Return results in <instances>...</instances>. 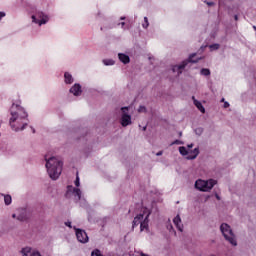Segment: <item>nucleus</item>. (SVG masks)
<instances>
[{
  "label": "nucleus",
  "mask_w": 256,
  "mask_h": 256,
  "mask_svg": "<svg viewBox=\"0 0 256 256\" xmlns=\"http://www.w3.org/2000/svg\"><path fill=\"white\" fill-rule=\"evenodd\" d=\"M27 117V112L23 107L13 104L11 107V118L9 121L10 126L14 131H23V129L28 125V123L25 122Z\"/></svg>",
  "instance_id": "f257e3e1"
},
{
  "label": "nucleus",
  "mask_w": 256,
  "mask_h": 256,
  "mask_svg": "<svg viewBox=\"0 0 256 256\" xmlns=\"http://www.w3.org/2000/svg\"><path fill=\"white\" fill-rule=\"evenodd\" d=\"M45 161L49 177L57 181L63 171V162L55 157L47 158V156H45Z\"/></svg>",
  "instance_id": "f03ea898"
},
{
  "label": "nucleus",
  "mask_w": 256,
  "mask_h": 256,
  "mask_svg": "<svg viewBox=\"0 0 256 256\" xmlns=\"http://www.w3.org/2000/svg\"><path fill=\"white\" fill-rule=\"evenodd\" d=\"M149 215H151V211L147 208H144L143 214H139L134 218L132 222L133 229H135L137 225H140V231L149 229Z\"/></svg>",
  "instance_id": "7ed1b4c3"
},
{
  "label": "nucleus",
  "mask_w": 256,
  "mask_h": 256,
  "mask_svg": "<svg viewBox=\"0 0 256 256\" xmlns=\"http://www.w3.org/2000/svg\"><path fill=\"white\" fill-rule=\"evenodd\" d=\"M215 185H217V180H213V179H209V180L198 179L195 182V188L198 191H202L204 193L211 191V189H213Z\"/></svg>",
  "instance_id": "20e7f679"
},
{
  "label": "nucleus",
  "mask_w": 256,
  "mask_h": 256,
  "mask_svg": "<svg viewBox=\"0 0 256 256\" xmlns=\"http://www.w3.org/2000/svg\"><path fill=\"white\" fill-rule=\"evenodd\" d=\"M220 230L224 236V239H226V241H229L231 245H234V247L237 246V240H235V234H233V230H231V226L223 223L220 226Z\"/></svg>",
  "instance_id": "39448f33"
},
{
  "label": "nucleus",
  "mask_w": 256,
  "mask_h": 256,
  "mask_svg": "<svg viewBox=\"0 0 256 256\" xmlns=\"http://www.w3.org/2000/svg\"><path fill=\"white\" fill-rule=\"evenodd\" d=\"M197 54H191L187 60H184L180 65L173 66L172 71L175 73L177 72L178 75H181L183 73V69L189 65V63H198L199 59L196 60L193 59Z\"/></svg>",
  "instance_id": "423d86ee"
},
{
  "label": "nucleus",
  "mask_w": 256,
  "mask_h": 256,
  "mask_svg": "<svg viewBox=\"0 0 256 256\" xmlns=\"http://www.w3.org/2000/svg\"><path fill=\"white\" fill-rule=\"evenodd\" d=\"M32 21L33 23H38V25H45V23L49 21V16L45 15L43 12H37L36 16H32Z\"/></svg>",
  "instance_id": "0eeeda50"
},
{
  "label": "nucleus",
  "mask_w": 256,
  "mask_h": 256,
  "mask_svg": "<svg viewBox=\"0 0 256 256\" xmlns=\"http://www.w3.org/2000/svg\"><path fill=\"white\" fill-rule=\"evenodd\" d=\"M122 118H121V125L122 127H127L128 125H131V115L127 114L129 111V107H122Z\"/></svg>",
  "instance_id": "6e6552de"
},
{
  "label": "nucleus",
  "mask_w": 256,
  "mask_h": 256,
  "mask_svg": "<svg viewBox=\"0 0 256 256\" xmlns=\"http://www.w3.org/2000/svg\"><path fill=\"white\" fill-rule=\"evenodd\" d=\"M76 237L79 243H87L89 241V236H87V232H85V230L77 229Z\"/></svg>",
  "instance_id": "1a4fd4ad"
},
{
  "label": "nucleus",
  "mask_w": 256,
  "mask_h": 256,
  "mask_svg": "<svg viewBox=\"0 0 256 256\" xmlns=\"http://www.w3.org/2000/svg\"><path fill=\"white\" fill-rule=\"evenodd\" d=\"M23 256H41L38 251L31 252V247H26L21 250Z\"/></svg>",
  "instance_id": "9d476101"
},
{
  "label": "nucleus",
  "mask_w": 256,
  "mask_h": 256,
  "mask_svg": "<svg viewBox=\"0 0 256 256\" xmlns=\"http://www.w3.org/2000/svg\"><path fill=\"white\" fill-rule=\"evenodd\" d=\"M173 223H174L175 227L178 229V231L183 232V223L181 222V216L177 215L173 219Z\"/></svg>",
  "instance_id": "9b49d317"
},
{
  "label": "nucleus",
  "mask_w": 256,
  "mask_h": 256,
  "mask_svg": "<svg viewBox=\"0 0 256 256\" xmlns=\"http://www.w3.org/2000/svg\"><path fill=\"white\" fill-rule=\"evenodd\" d=\"M70 93H73V95H75L76 97H78V95H81V85L75 84L74 86H72L70 88Z\"/></svg>",
  "instance_id": "f8f14e48"
},
{
  "label": "nucleus",
  "mask_w": 256,
  "mask_h": 256,
  "mask_svg": "<svg viewBox=\"0 0 256 256\" xmlns=\"http://www.w3.org/2000/svg\"><path fill=\"white\" fill-rule=\"evenodd\" d=\"M118 59H119V61H121V63H124V65H127V63H130V61H131L129 56L124 53H119Z\"/></svg>",
  "instance_id": "ddd939ff"
},
{
  "label": "nucleus",
  "mask_w": 256,
  "mask_h": 256,
  "mask_svg": "<svg viewBox=\"0 0 256 256\" xmlns=\"http://www.w3.org/2000/svg\"><path fill=\"white\" fill-rule=\"evenodd\" d=\"M192 99L194 101L195 107H197V109L202 113H205V107H203V104H201L199 100L195 99V96H193Z\"/></svg>",
  "instance_id": "4468645a"
},
{
  "label": "nucleus",
  "mask_w": 256,
  "mask_h": 256,
  "mask_svg": "<svg viewBox=\"0 0 256 256\" xmlns=\"http://www.w3.org/2000/svg\"><path fill=\"white\" fill-rule=\"evenodd\" d=\"M199 155V148H195L193 151L189 152L187 159H197Z\"/></svg>",
  "instance_id": "2eb2a0df"
},
{
  "label": "nucleus",
  "mask_w": 256,
  "mask_h": 256,
  "mask_svg": "<svg viewBox=\"0 0 256 256\" xmlns=\"http://www.w3.org/2000/svg\"><path fill=\"white\" fill-rule=\"evenodd\" d=\"M64 79H65V83H67L68 85H71V83H73V76L69 74V72H66L64 74Z\"/></svg>",
  "instance_id": "dca6fc26"
},
{
  "label": "nucleus",
  "mask_w": 256,
  "mask_h": 256,
  "mask_svg": "<svg viewBox=\"0 0 256 256\" xmlns=\"http://www.w3.org/2000/svg\"><path fill=\"white\" fill-rule=\"evenodd\" d=\"M200 74L203 75L204 77H209V75H211V70L207 68H202L200 71Z\"/></svg>",
  "instance_id": "f3484780"
},
{
  "label": "nucleus",
  "mask_w": 256,
  "mask_h": 256,
  "mask_svg": "<svg viewBox=\"0 0 256 256\" xmlns=\"http://www.w3.org/2000/svg\"><path fill=\"white\" fill-rule=\"evenodd\" d=\"M13 199L11 198V195H4V202L5 205H11Z\"/></svg>",
  "instance_id": "a211bd4d"
},
{
  "label": "nucleus",
  "mask_w": 256,
  "mask_h": 256,
  "mask_svg": "<svg viewBox=\"0 0 256 256\" xmlns=\"http://www.w3.org/2000/svg\"><path fill=\"white\" fill-rule=\"evenodd\" d=\"M179 153L180 155H189V152L187 151V148H185V146H180L179 147Z\"/></svg>",
  "instance_id": "6ab92c4d"
},
{
  "label": "nucleus",
  "mask_w": 256,
  "mask_h": 256,
  "mask_svg": "<svg viewBox=\"0 0 256 256\" xmlns=\"http://www.w3.org/2000/svg\"><path fill=\"white\" fill-rule=\"evenodd\" d=\"M142 27L144 29H147V27H149V18L144 17V23L142 24Z\"/></svg>",
  "instance_id": "aec40b11"
},
{
  "label": "nucleus",
  "mask_w": 256,
  "mask_h": 256,
  "mask_svg": "<svg viewBox=\"0 0 256 256\" xmlns=\"http://www.w3.org/2000/svg\"><path fill=\"white\" fill-rule=\"evenodd\" d=\"M75 196L78 197V199H81V189L74 188Z\"/></svg>",
  "instance_id": "412c9836"
},
{
  "label": "nucleus",
  "mask_w": 256,
  "mask_h": 256,
  "mask_svg": "<svg viewBox=\"0 0 256 256\" xmlns=\"http://www.w3.org/2000/svg\"><path fill=\"white\" fill-rule=\"evenodd\" d=\"M104 65H115V61L108 59V60H103Z\"/></svg>",
  "instance_id": "4be33fe9"
},
{
  "label": "nucleus",
  "mask_w": 256,
  "mask_h": 256,
  "mask_svg": "<svg viewBox=\"0 0 256 256\" xmlns=\"http://www.w3.org/2000/svg\"><path fill=\"white\" fill-rule=\"evenodd\" d=\"M91 256H103V254H101V251L96 249L91 253Z\"/></svg>",
  "instance_id": "5701e85b"
},
{
  "label": "nucleus",
  "mask_w": 256,
  "mask_h": 256,
  "mask_svg": "<svg viewBox=\"0 0 256 256\" xmlns=\"http://www.w3.org/2000/svg\"><path fill=\"white\" fill-rule=\"evenodd\" d=\"M173 145H183V142L181 140H175L173 141L170 146H173Z\"/></svg>",
  "instance_id": "b1692460"
},
{
  "label": "nucleus",
  "mask_w": 256,
  "mask_h": 256,
  "mask_svg": "<svg viewBox=\"0 0 256 256\" xmlns=\"http://www.w3.org/2000/svg\"><path fill=\"white\" fill-rule=\"evenodd\" d=\"M145 111H147V108H145V106H140L139 109H138L139 113H143Z\"/></svg>",
  "instance_id": "393cba45"
},
{
  "label": "nucleus",
  "mask_w": 256,
  "mask_h": 256,
  "mask_svg": "<svg viewBox=\"0 0 256 256\" xmlns=\"http://www.w3.org/2000/svg\"><path fill=\"white\" fill-rule=\"evenodd\" d=\"M75 185H76V187H79L81 185L80 180H79V175L76 176Z\"/></svg>",
  "instance_id": "a878e982"
},
{
  "label": "nucleus",
  "mask_w": 256,
  "mask_h": 256,
  "mask_svg": "<svg viewBox=\"0 0 256 256\" xmlns=\"http://www.w3.org/2000/svg\"><path fill=\"white\" fill-rule=\"evenodd\" d=\"M210 49H214V50L219 49V44H212V45H210Z\"/></svg>",
  "instance_id": "bb28decb"
},
{
  "label": "nucleus",
  "mask_w": 256,
  "mask_h": 256,
  "mask_svg": "<svg viewBox=\"0 0 256 256\" xmlns=\"http://www.w3.org/2000/svg\"><path fill=\"white\" fill-rule=\"evenodd\" d=\"M206 4L208 5V7H213V5H215V2H206Z\"/></svg>",
  "instance_id": "cd10ccee"
},
{
  "label": "nucleus",
  "mask_w": 256,
  "mask_h": 256,
  "mask_svg": "<svg viewBox=\"0 0 256 256\" xmlns=\"http://www.w3.org/2000/svg\"><path fill=\"white\" fill-rule=\"evenodd\" d=\"M167 229H168L169 231H173V225H172V224L168 225V226H167Z\"/></svg>",
  "instance_id": "c85d7f7f"
},
{
  "label": "nucleus",
  "mask_w": 256,
  "mask_h": 256,
  "mask_svg": "<svg viewBox=\"0 0 256 256\" xmlns=\"http://www.w3.org/2000/svg\"><path fill=\"white\" fill-rule=\"evenodd\" d=\"M229 108V102H224V109Z\"/></svg>",
  "instance_id": "c756f323"
},
{
  "label": "nucleus",
  "mask_w": 256,
  "mask_h": 256,
  "mask_svg": "<svg viewBox=\"0 0 256 256\" xmlns=\"http://www.w3.org/2000/svg\"><path fill=\"white\" fill-rule=\"evenodd\" d=\"M5 17V12H0V19H3Z\"/></svg>",
  "instance_id": "7c9ffc66"
},
{
  "label": "nucleus",
  "mask_w": 256,
  "mask_h": 256,
  "mask_svg": "<svg viewBox=\"0 0 256 256\" xmlns=\"http://www.w3.org/2000/svg\"><path fill=\"white\" fill-rule=\"evenodd\" d=\"M215 197L218 201H221V197L219 196V194H215Z\"/></svg>",
  "instance_id": "2f4dec72"
},
{
  "label": "nucleus",
  "mask_w": 256,
  "mask_h": 256,
  "mask_svg": "<svg viewBox=\"0 0 256 256\" xmlns=\"http://www.w3.org/2000/svg\"><path fill=\"white\" fill-rule=\"evenodd\" d=\"M65 225H66V227H70L71 228V222H65Z\"/></svg>",
  "instance_id": "473e14b6"
},
{
  "label": "nucleus",
  "mask_w": 256,
  "mask_h": 256,
  "mask_svg": "<svg viewBox=\"0 0 256 256\" xmlns=\"http://www.w3.org/2000/svg\"><path fill=\"white\" fill-rule=\"evenodd\" d=\"M157 157H160V155H163V151H159V152H157Z\"/></svg>",
  "instance_id": "72a5a7b5"
},
{
  "label": "nucleus",
  "mask_w": 256,
  "mask_h": 256,
  "mask_svg": "<svg viewBox=\"0 0 256 256\" xmlns=\"http://www.w3.org/2000/svg\"><path fill=\"white\" fill-rule=\"evenodd\" d=\"M234 19H235V21H239V16L235 15Z\"/></svg>",
  "instance_id": "f704fd0d"
},
{
  "label": "nucleus",
  "mask_w": 256,
  "mask_h": 256,
  "mask_svg": "<svg viewBox=\"0 0 256 256\" xmlns=\"http://www.w3.org/2000/svg\"><path fill=\"white\" fill-rule=\"evenodd\" d=\"M20 221H25V218H23V217H19L18 218Z\"/></svg>",
  "instance_id": "c9c22d12"
},
{
  "label": "nucleus",
  "mask_w": 256,
  "mask_h": 256,
  "mask_svg": "<svg viewBox=\"0 0 256 256\" xmlns=\"http://www.w3.org/2000/svg\"><path fill=\"white\" fill-rule=\"evenodd\" d=\"M199 133H203V130L201 128L198 129Z\"/></svg>",
  "instance_id": "e433bc0d"
},
{
  "label": "nucleus",
  "mask_w": 256,
  "mask_h": 256,
  "mask_svg": "<svg viewBox=\"0 0 256 256\" xmlns=\"http://www.w3.org/2000/svg\"><path fill=\"white\" fill-rule=\"evenodd\" d=\"M189 149L193 148V144L188 145Z\"/></svg>",
  "instance_id": "4c0bfd02"
},
{
  "label": "nucleus",
  "mask_w": 256,
  "mask_h": 256,
  "mask_svg": "<svg viewBox=\"0 0 256 256\" xmlns=\"http://www.w3.org/2000/svg\"><path fill=\"white\" fill-rule=\"evenodd\" d=\"M122 27H125V22H121Z\"/></svg>",
  "instance_id": "58836bf2"
},
{
  "label": "nucleus",
  "mask_w": 256,
  "mask_h": 256,
  "mask_svg": "<svg viewBox=\"0 0 256 256\" xmlns=\"http://www.w3.org/2000/svg\"><path fill=\"white\" fill-rule=\"evenodd\" d=\"M120 19H121V21H124L125 17H121Z\"/></svg>",
  "instance_id": "ea45409f"
},
{
  "label": "nucleus",
  "mask_w": 256,
  "mask_h": 256,
  "mask_svg": "<svg viewBox=\"0 0 256 256\" xmlns=\"http://www.w3.org/2000/svg\"><path fill=\"white\" fill-rule=\"evenodd\" d=\"M225 101V98H222L221 102L223 103Z\"/></svg>",
  "instance_id": "a19ab883"
},
{
  "label": "nucleus",
  "mask_w": 256,
  "mask_h": 256,
  "mask_svg": "<svg viewBox=\"0 0 256 256\" xmlns=\"http://www.w3.org/2000/svg\"><path fill=\"white\" fill-rule=\"evenodd\" d=\"M12 217H13V219H15L16 215H15V214H13V215H12Z\"/></svg>",
  "instance_id": "79ce46f5"
},
{
  "label": "nucleus",
  "mask_w": 256,
  "mask_h": 256,
  "mask_svg": "<svg viewBox=\"0 0 256 256\" xmlns=\"http://www.w3.org/2000/svg\"><path fill=\"white\" fill-rule=\"evenodd\" d=\"M146 129H147V127H144V128H143V131H145Z\"/></svg>",
  "instance_id": "37998d69"
},
{
  "label": "nucleus",
  "mask_w": 256,
  "mask_h": 256,
  "mask_svg": "<svg viewBox=\"0 0 256 256\" xmlns=\"http://www.w3.org/2000/svg\"><path fill=\"white\" fill-rule=\"evenodd\" d=\"M32 131H33V133H35V129H33Z\"/></svg>",
  "instance_id": "c03bdc74"
}]
</instances>
